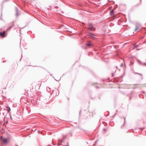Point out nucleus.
<instances>
[{"label":"nucleus","mask_w":146,"mask_h":146,"mask_svg":"<svg viewBox=\"0 0 146 146\" xmlns=\"http://www.w3.org/2000/svg\"><path fill=\"white\" fill-rule=\"evenodd\" d=\"M88 29H89L92 31H95V29L92 26V25L91 24H89V27Z\"/></svg>","instance_id":"nucleus-1"},{"label":"nucleus","mask_w":146,"mask_h":146,"mask_svg":"<svg viewBox=\"0 0 146 146\" xmlns=\"http://www.w3.org/2000/svg\"><path fill=\"white\" fill-rule=\"evenodd\" d=\"M5 31L2 32H0V35L3 38L5 36Z\"/></svg>","instance_id":"nucleus-2"},{"label":"nucleus","mask_w":146,"mask_h":146,"mask_svg":"<svg viewBox=\"0 0 146 146\" xmlns=\"http://www.w3.org/2000/svg\"><path fill=\"white\" fill-rule=\"evenodd\" d=\"M3 143L4 144H6L8 142V141L6 138H3L2 139Z\"/></svg>","instance_id":"nucleus-3"},{"label":"nucleus","mask_w":146,"mask_h":146,"mask_svg":"<svg viewBox=\"0 0 146 146\" xmlns=\"http://www.w3.org/2000/svg\"><path fill=\"white\" fill-rule=\"evenodd\" d=\"M86 45H87V46L88 47H92L93 46V44H92L91 43V42L87 43L86 44Z\"/></svg>","instance_id":"nucleus-4"},{"label":"nucleus","mask_w":146,"mask_h":146,"mask_svg":"<svg viewBox=\"0 0 146 146\" xmlns=\"http://www.w3.org/2000/svg\"><path fill=\"white\" fill-rule=\"evenodd\" d=\"M139 28V26L138 25H136V28L134 30V31H136L137 29Z\"/></svg>","instance_id":"nucleus-5"},{"label":"nucleus","mask_w":146,"mask_h":146,"mask_svg":"<svg viewBox=\"0 0 146 146\" xmlns=\"http://www.w3.org/2000/svg\"><path fill=\"white\" fill-rule=\"evenodd\" d=\"M6 110H7L8 112L9 113L10 111L11 110V109L9 107H6Z\"/></svg>","instance_id":"nucleus-6"},{"label":"nucleus","mask_w":146,"mask_h":146,"mask_svg":"<svg viewBox=\"0 0 146 146\" xmlns=\"http://www.w3.org/2000/svg\"><path fill=\"white\" fill-rule=\"evenodd\" d=\"M64 139H63L62 140H61V139H59L58 141V143H59L60 142L61 143H62V142H63Z\"/></svg>","instance_id":"nucleus-7"},{"label":"nucleus","mask_w":146,"mask_h":146,"mask_svg":"<svg viewBox=\"0 0 146 146\" xmlns=\"http://www.w3.org/2000/svg\"><path fill=\"white\" fill-rule=\"evenodd\" d=\"M124 123H123V125H122L121 127V128H123V126L125 124V119H124Z\"/></svg>","instance_id":"nucleus-8"},{"label":"nucleus","mask_w":146,"mask_h":146,"mask_svg":"<svg viewBox=\"0 0 146 146\" xmlns=\"http://www.w3.org/2000/svg\"><path fill=\"white\" fill-rule=\"evenodd\" d=\"M110 13H111V15H113L114 14L113 11V10L111 11Z\"/></svg>","instance_id":"nucleus-9"},{"label":"nucleus","mask_w":146,"mask_h":146,"mask_svg":"<svg viewBox=\"0 0 146 146\" xmlns=\"http://www.w3.org/2000/svg\"><path fill=\"white\" fill-rule=\"evenodd\" d=\"M8 122V121L7 120H6L5 121V123L6 124H7Z\"/></svg>","instance_id":"nucleus-10"},{"label":"nucleus","mask_w":146,"mask_h":146,"mask_svg":"<svg viewBox=\"0 0 146 146\" xmlns=\"http://www.w3.org/2000/svg\"><path fill=\"white\" fill-rule=\"evenodd\" d=\"M61 145V143H58V146H59L60 145Z\"/></svg>","instance_id":"nucleus-11"},{"label":"nucleus","mask_w":146,"mask_h":146,"mask_svg":"<svg viewBox=\"0 0 146 146\" xmlns=\"http://www.w3.org/2000/svg\"><path fill=\"white\" fill-rule=\"evenodd\" d=\"M134 48H136V46L135 45H134Z\"/></svg>","instance_id":"nucleus-12"},{"label":"nucleus","mask_w":146,"mask_h":146,"mask_svg":"<svg viewBox=\"0 0 146 146\" xmlns=\"http://www.w3.org/2000/svg\"><path fill=\"white\" fill-rule=\"evenodd\" d=\"M90 35L92 37H93V35L92 34H90Z\"/></svg>","instance_id":"nucleus-13"},{"label":"nucleus","mask_w":146,"mask_h":146,"mask_svg":"<svg viewBox=\"0 0 146 146\" xmlns=\"http://www.w3.org/2000/svg\"><path fill=\"white\" fill-rule=\"evenodd\" d=\"M98 139H97V140H96V143H97V141H98Z\"/></svg>","instance_id":"nucleus-14"},{"label":"nucleus","mask_w":146,"mask_h":146,"mask_svg":"<svg viewBox=\"0 0 146 146\" xmlns=\"http://www.w3.org/2000/svg\"><path fill=\"white\" fill-rule=\"evenodd\" d=\"M103 130H104V131H106V130L105 129H103Z\"/></svg>","instance_id":"nucleus-15"},{"label":"nucleus","mask_w":146,"mask_h":146,"mask_svg":"<svg viewBox=\"0 0 146 146\" xmlns=\"http://www.w3.org/2000/svg\"><path fill=\"white\" fill-rule=\"evenodd\" d=\"M64 121H67V120H64Z\"/></svg>","instance_id":"nucleus-16"},{"label":"nucleus","mask_w":146,"mask_h":146,"mask_svg":"<svg viewBox=\"0 0 146 146\" xmlns=\"http://www.w3.org/2000/svg\"><path fill=\"white\" fill-rule=\"evenodd\" d=\"M16 146H18L17 145H16Z\"/></svg>","instance_id":"nucleus-17"}]
</instances>
